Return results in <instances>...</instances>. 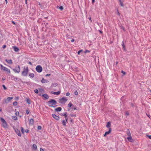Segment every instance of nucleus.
<instances>
[{
  "label": "nucleus",
  "instance_id": "obj_1",
  "mask_svg": "<svg viewBox=\"0 0 151 151\" xmlns=\"http://www.w3.org/2000/svg\"><path fill=\"white\" fill-rule=\"evenodd\" d=\"M23 71L22 72V75L23 76H27L29 72V68L28 67H23Z\"/></svg>",
  "mask_w": 151,
  "mask_h": 151
},
{
  "label": "nucleus",
  "instance_id": "obj_2",
  "mask_svg": "<svg viewBox=\"0 0 151 151\" xmlns=\"http://www.w3.org/2000/svg\"><path fill=\"white\" fill-rule=\"evenodd\" d=\"M56 101L54 99H51L48 102V104L51 107H54L56 104Z\"/></svg>",
  "mask_w": 151,
  "mask_h": 151
},
{
  "label": "nucleus",
  "instance_id": "obj_3",
  "mask_svg": "<svg viewBox=\"0 0 151 151\" xmlns=\"http://www.w3.org/2000/svg\"><path fill=\"white\" fill-rule=\"evenodd\" d=\"M0 119L2 122L1 125L2 127L5 128H8V125L5 120L2 117H1Z\"/></svg>",
  "mask_w": 151,
  "mask_h": 151
},
{
  "label": "nucleus",
  "instance_id": "obj_4",
  "mask_svg": "<svg viewBox=\"0 0 151 151\" xmlns=\"http://www.w3.org/2000/svg\"><path fill=\"white\" fill-rule=\"evenodd\" d=\"M0 66L1 67V70H2L6 72H7L8 73H11L10 70L9 69L3 66L1 64L0 65Z\"/></svg>",
  "mask_w": 151,
  "mask_h": 151
},
{
  "label": "nucleus",
  "instance_id": "obj_5",
  "mask_svg": "<svg viewBox=\"0 0 151 151\" xmlns=\"http://www.w3.org/2000/svg\"><path fill=\"white\" fill-rule=\"evenodd\" d=\"M127 134L128 136V137H127L128 140L130 142H132L133 140L132 139L131 136V135L130 131L128 129H127Z\"/></svg>",
  "mask_w": 151,
  "mask_h": 151
},
{
  "label": "nucleus",
  "instance_id": "obj_6",
  "mask_svg": "<svg viewBox=\"0 0 151 151\" xmlns=\"http://www.w3.org/2000/svg\"><path fill=\"white\" fill-rule=\"evenodd\" d=\"M37 71L38 73H40L42 70V68L40 65H38L35 68Z\"/></svg>",
  "mask_w": 151,
  "mask_h": 151
},
{
  "label": "nucleus",
  "instance_id": "obj_7",
  "mask_svg": "<svg viewBox=\"0 0 151 151\" xmlns=\"http://www.w3.org/2000/svg\"><path fill=\"white\" fill-rule=\"evenodd\" d=\"M15 69H13V71L17 73H19L20 71V68L19 65L15 67Z\"/></svg>",
  "mask_w": 151,
  "mask_h": 151
},
{
  "label": "nucleus",
  "instance_id": "obj_8",
  "mask_svg": "<svg viewBox=\"0 0 151 151\" xmlns=\"http://www.w3.org/2000/svg\"><path fill=\"white\" fill-rule=\"evenodd\" d=\"M67 100V99L63 97L59 99V102L61 103H65Z\"/></svg>",
  "mask_w": 151,
  "mask_h": 151
},
{
  "label": "nucleus",
  "instance_id": "obj_9",
  "mask_svg": "<svg viewBox=\"0 0 151 151\" xmlns=\"http://www.w3.org/2000/svg\"><path fill=\"white\" fill-rule=\"evenodd\" d=\"M15 132L19 136H21V134L20 132V131L17 129H15Z\"/></svg>",
  "mask_w": 151,
  "mask_h": 151
},
{
  "label": "nucleus",
  "instance_id": "obj_10",
  "mask_svg": "<svg viewBox=\"0 0 151 151\" xmlns=\"http://www.w3.org/2000/svg\"><path fill=\"white\" fill-rule=\"evenodd\" d=\"M13 99L12 97H9L5 100V102L6 103L10 101L12 99Z\"/></svg>",
  "mask_w": 151,
  "mask_h": 151
},
{
  "label": "nucleus",
  "instance_id": "obj_11",
  "mask_svg": "<svg viewBox=\"0 0 151 151\" xmlns=\"http://www.w3.org/2000/svg\"><path fill=\"white\" fill-rule=\"evenodd\" d=\"M52 116L53 118H54L57 120H58L59 119V116L56 115L52 114Z\"/></svg>",
  "mask_w": 151,
  "mask_h": 151
},
{
  "label": "nucleus",
  "instance_id": "obj_12",
  "mask_svg": "<svg viewBox=\"0 0 151 151\" xmlns=\"http://www.w3.org/2000/svg\"><path fill=\"white\" fill-rule=\"evenodd\" d=\"M111 128H109V130L108 131V132H106L105 134H104V137H105L107 135L109 134V133H110L111 132Z\"/></svg>",
  "mask_w": 151,
  "mask_h": 151
},
{
  "label": "nucleus",
  "instance_id": "obj_13",
  "mask_svg": "<svg viewBox=\"0 0 151 151\" xmlns=\"http://www.w3.org/2000/svg\"><path fill=\"white\" fill-rule=\"evenodd\" d=\"M6 61L8 64H12V60L11 59L8 60V59H6Z\"/></svg>",
  "mask_w": 151,
  "mask_h": 151
},
{
  "label": "nucleus",
  "instance_id": "obj_14",
  "mask_svg": "<svg viewBox=\"0 0 151 151\" xmlns=\"http://www.w3.org/2000/svg\"><path fill=\"white\" fill-rule=\"evenodd\" d=\"M41 82L43 83H46L48 82V81L47 80L44 79L43 78L41 81Z\"/></svg>",
  "mask_w": 151,
  "mask_h": 151
},
{
  "label": "nucleus",
  "instance_id": "obj_15",
  "mask_svg": "<svg viewBox=\"0 0 151 151\" xmlns=\"http://www.w3.org/2000/svg\"><path fill=\"white\" fill-rule=\"evenodd\" d=\"M13 48L15 52H18L19 50V49L18 47L16 46H14L13 47Z\"/></svg>",
  "mask_w": 151,
  "mask_h": 151
},
{
  "label": "nucleus",
  "instance_id": "obj_16",
  "mask_svg": "<svg viewBox=\"0 0 151 151\" xmlns=\"http://www.w3.org/2000/svg\"><path fill=\"white\" fill-rule=\"evenodd\" d=\"M42 96L45 99H48L49 96L48 95L46 94H44L42 95Z\"/></svg>",
  "mask_w": 151,
  "mask_h": 151
},
{
  "label": "nucleus",
  "instance_id": "obj_17",
  "mask_svg": "<svg viewBox=\"0 0 151 151\" xmlns=\"http://www.w3.org/2000/svg\"><path fill=\"white\" fill-rule=\"evenodd\" d=\"M60 93V91H58L57 92H53L52 93L54 95H58Z\"/></svg>",
  "mask_w": 151,
  "mask_h": 151
},
{
  "label": "nucleus",
  "instance_id": "obj_18",
  "mask_svg": "<svg viewBox=\"0 0 151 151\" xmlns=\"http://www.w3.org/2000/svg\"><path fill=\"white\" fill-rule=\"evenodd\" d=\"M32 148L33 149L36 150L37 149V146L35 144H34L32 146Z\"/></svg>",
  "mask_w": 151,
  "mask_h": 151
},
{
  "label": "nucleus",
  "instance_id": "obj_19",
  "mask_svg": "<svg viewBox=\"0 0 151 151\" xmlns=\"http://www.w3.org/2000/svg\"><path fill=\"white\" fill-rule=\"evenodd\" d=\"M62 109L60 107L57 108L55 109V110L57 111H60Z\"/></svg>",
  "mask_w": 151,
  "mask_h": 151
},
{
  "label": "nucleus",
  "instance_id": "obj_20",
  "mask_svg": "<svg viewBox=\"0 0 151 151\" xmlns=\"http://www.w3.org/2000/svg\"><path fill=\"white\" fill-rule=\"evenodd\" d=\"M26 101H27V102L28 104H30L31 103L30 100L29 99H27Z\"/></svg>",
  "mask_w": 151,
  "mask_h": 151
},
{
  "label": "nucleus",
  "instance_id": "obj_21",
  "mask_svg": "<svg viewBox=\"0 0 151 151\" xmlns=\"http://www.w3.org/2000/svg\"><path fill=\"white\" fill-rule=\"evenodd\" d=\"M106 126L108 128L109 127V128H110V127H111V124H110V123L109 122H108L107 123V124Z\"/></svg>",
  "mask_w": 151,
  "mask_h": 151
},
{
  "label": "nucleus",
  "instance_id": "obj_22",
  "mask_svg": "<svg viewBox=\"0 0 151 151\" xmlns=\"http://www.w3.org/2000/svg\"><path fill=\"white\" fill-rule=\"evenodd\" d=\"M29 76L33 78L35 76V75L33 73H30L29 74Z\"/></svg>",
  "mask_w": 151,
  "mask_h": 151
},
{
  "label": "nucleus",
  "instance_id": "obj_23",
  "mask_svg": "<svg viewBox=\"0 0 151 151\" xmlns=\"http://www.w3.org/2000/svg\"><path fill=\"white\" fill-rule=\"evenodd\" d=\"M29 122V123L32 124H33L34 123V120L33 119H31L30 120Z\"/></svg>",
  "mask_w": 151,
  "mask_h": 151
},
{
  "label": "nucleus",
  "instance_id": "obj_24",
  "mask_svg": "<svg viewBox=\"0 0 151 151\" xmlns=\"http://www.w3.org/2000/svg\"><path fill=\"white\" fill-rule=\"evenodd\" d=\"M63 115L65 117V119L66 120V121L67 122V121L68 118L67 117V114H66V113H64Z\"/></svg>",
  "mask_w": 151,
  "mask_h": 151
},
{
  "label": "nucleus",
  "instance_id": "obj_25",
  "mask_svg": "<svg viewBox=\"0 0 151 151\" xmlns=\"http://www.w3.org/2000/svg\"><path fill=\"white\" fill-rule=\"evenodd\" d=\"M12 119L14 120H17V117L15 116H13L12 117Z\"/></svg>",
  "mask_w": 151,
  "mask_h": 151
},
{
  "label": "nucleus",
  "instance_id": "obj_26",
  "mask_svg": "<svg viewBox=\"0 0 151 151\" xmlns=\"http://www.w3.org/2000/svg\"><path fill=\"white\" fill-rule=\"evenodd\" d=\"M67 122L66 121H65V120H63L62 121V124H63V125L64 126H65L66 125V124H65V123H66V122Z\"/></svg>",
  "mask_w": 151,
  "mask_h": 151
},
{
  "label": "nucleus",
  "instance_id": "obj_27",
  "mask_svg": "<svg viewBox=\"0 0 151 151\" xmlns=\"http://www.w3.org/2000/svg\"><path fill=\"white\" fill-rule=\"evenodd\" d=\"M21 129L22 132V133L23 134L24 132V129L22 127H21Z\"/></svg>",
  "mask_w": 151,
  "mask_h": 151
},
{
  "label": "nucleus",
  "instance_id": "obj_28",
  "mask_svg": "<svg viewBox=\"0 0 151 151\" xmlns=\"http://www.w3.org/2000/svg\"><path fill=\"white\" fill-rule=\"evenodd\" d=\"M29 112H30V111L28 109H27L26 110V113L27 114H29Z\"/></svg>",
  "mask_w": 151,
  "mask_h": 151
},
{
  "label": "nucleus",
  "instance_id": "obj_29",
  "mask_svg": "<svg viewBox=\"0 0 151 151\" xmlns=\"http://www.w3.org/2000/svg\"><path fill=\"white\" fill-rule=\"evenodd\" d=\"M59 9H60L61 10H62L63 9V8L62 6H60L59 7Z\"/></svg>",
  "mask_w": 151,
  "mask_h": 151
},
{
  "label": "nucleus",
  "instance_id": "obj_30",
  "mask_svg": "<svg viewBox=\"0 0 151 151\" xmlns=\"http://www.w3.org/2000/svg\"><path fill=\"white\" fill-rule=\"evenodd\" d=\"M13 104L14 106H17V101H15L13 102Z\"/></svg>",
  "mask_w": 151,
  "mask_h": 151
},
{
  "label": "nucleus",
  "instance_id": "obj_31",
  "mask_svg": "<svg viewBox=\"0 0 151 151\" xmlns=\"http://www.w3.org/2000/svg\"><path fill=\"white\" fill-rule=\"evenodd\" d=\"M72 105V104L70 102L68 105V106L70 107Z\"/></svg>",
  "mask_w": 151,
  "mask_h": 151
},
{
  "label": "nucleus",
  "instance_id": "obj_32",
  "mask_svg": "<svg viewBox=\"0 0 151 151\" xmlns=\"http://www.w3.org/2000/svg\"><path fill=\"white\" fill-rule=\"evenodd\" d=\"M119 1L120 3V4L122 6H123V4L122 3V2L121 0H119Z\"/></svg>",
  "mask_w": 151,
  "mask_h": 151
},
{
  "label": "nucleus",
  "instance_id": "obj_33",
  "mask_svg": "<svg viewBox=\"0 0 151 151\" xmlns=\"http://www.w3.org/2000/svg\"><path fill=\"white\" fill-rule=\"evenodd\" d=\"M34 91L36 93H38V90L37 89L35 90H34Z\"/></svg>",
  "mask_w": 151,
  "mask_h": 151
},
{
  "label": "nucleus",
  "instance_id": "obj_34",
  "mask_svg": "<svg viewBox=\"0 0 151 151\" xmlns=\"http://www.w3.org/2000/svg\"><path fill=\"white\" fill-rule=\"evenodd\" d=\"M123 50H124V51H126V49H125V45H124V43H123Z\"/></svg>",
  "mask_w": 151,
  "mask_h": 151
},
{
  "label": "nucleus",
  "instance_id": "obj_35",
  "mask_svg": "<svg viewBox=\"0 0 151 151\" xmlns=\"http://www.w3.org/2000/svg\"><path fill=\"white\" fill-rule=\"evenodd\" d=\"M125 114L127 116H128L129 114V113L128 111H126L125 113Z\"/></svg>",
  "mask_w": 151,
  "mask_h": 151
},
{
  "label": "nucleus",
  "instance_id": "obj_36",
  "mask_svg": "<svg viewBox=\"0 0 151 151\" xmlns=\"http://www.w3.org/2000/svg\"><path fill=\"white\" fill-rule=\"evenodd\" d=\"M74 94H75V95H77L78 94V91H76L74 92Z\"/></svg>",
  "mask_w": 151,
  "mask_h": 151
},
{
  "label": "nucleus",
  "instance_id": "obj_37",
  "mask_svg": "<svg viewBox=\"0 0 151 151\" xmlns=\"http://www.w3.org/2000/svg\"><path fill=\"white\" fill-rule=\"evenodd\" d=\"M2 86H3V88H4V90H6V87H5V86L4 85H2Z\"/></svg>",
  "mask_w": 151,
  "mask_h": 151
},
{
  "label": "nucleus",
  "instance_id": "obj_38",
  "mask_svg": "<svg viewBox=\"0 0 151 151\" xmlns=\"http://www.w3.org/2000/svg\"><path fill=\"white\" fill-rule=\"evenodd\" d=\"M146 136L147 137H148L150 139H151V135H146Z\"/></svg>",
  "mask_w": 151,
  "mask_h": 151
},
{
  "label": "nucleus",
  "instance_id": "obj_39",
  "mask_svg": "<svg viewBox=\"0 0 151 151\" xmlns=\"http://www.w3.org/2000/svg\"><path fill=\"white\" fill-rule=\"evenodd\" d=\"M37 128L38 129H41V126H39Z\"/></svg>",
  "mask_w": 151,
  "mask_h": 151
},
{
  "label": "nucleus",
  "instance_id": "obj_40",
  "mask_svg": "<svg viewBox=\"0 0 151 151\" xmlns=\"http://www.w3.org/2000/svg\"><path fill=\"white\" fill-rule=\"evenodd\" d=\"M82 51V50H79V51H78V54L79 55H80V52H81Z\"/></svg>",
  "mask_w": 151,
  "mask_h": 151
},
{
  "label": "nucleus",
  "instance_id": "obj_41",
  "mask_svg": "<svg viewBox=\"0 0 151 151\" xmlns=\"http://www.w3.org/2000/svg\"><path fill=\"white\" fill-rule=\"evenodd\" d=\"M90 52V51L86 50L85 52V53H87V52Z\"/></svg>",
  "mask_w": 151,
  "mask_h": 151
},
{
  "label": "nucleus",
  "instance_id": "obj_42",
  "mask_svg": "<svg viewBox=\"0 0 151 151\" xmlns=\"http://www.w3.org/2000/svg\"><path fill=\"white\" fill-rule=\"evenodd\" d=\"M70 94L69 92H67V93H66V96H68L70 95Z\"/></svg>",
  "mask_w": 151,
  "mask_h": 151
},
{
  "label": "nucleus",
  "instance_id": "obj_43",
  "mask_svg": "<svg viewBox=\"0 0 151 151\" xmlns=\"http://www.w3.org/2000/svg\"><path fill=\"white\" fill-rule=\"evenodd\" d=\"M6 47V45H3L2 47L3 49H4V48H5Z\"/></svg>",
  "mask_w": 151,
  "mask_h": 151
},
{
  "label": "nucleus",
  "instance_id": "obj_44",
  "mask_svg": "<svg viewBox=\"0 0 151 151\" xmlns=\"http://www.w3.org/2000/svg\"><path fill=\"white\" fill-rule=\"evenodd\" d=\"M15 99L16 100H18L19 99V97H16L15 98Z\"/></svg>",
  "mask_w": 151,
  "mask_h": 151
},
{
  "label": "nucleus",
  "instance_id": "obj_45",
  "mask_svg": "<svg viewBox=\"0 0 151 151\" xmlns=\"http://www.w3.org/2000/svg\"><path fill=\"white\" fill-rule=\"evenodd\" d=\"M40 151H44V150L42 148H40Z\"/></svg>",
  "mask_w": 151,
  "mask_h": 151
},
{
  "label": "nucleus",
  "instance_id": "obj_46",
  "mask_svg": "<svg viewBox=\"0 0 151 151\" xmlns=\"http://www.w3.org/2000/svg\"><path fill=\"white\" fill-rule=\"evenodd\" d=\"M28 63L30 65H32V63L30 62H29Z\"/></svg>",
  "mask_w": 151,
  "mask_h": 151
},
{
  "label": "nucleus",
  "instance_id": "obj_47",
  "mask_svg": "<svg viewBox=\"0 0 151 151\" xmlns=\"http://www.w3.org/2000/svg\"><path fill=\"white\" fill-rule=\"evenodd\" d=\"M25 132H26V133H27L28 132H29V130L28 129H26L25 131Z\"/></svg>",
  "mask_w": 151,
  "mask_h": 151
},
{
  "label": "nucleus",
  "instance_id": "obj_48",
  "mask_svg": "<svg viewBox=\"0 0 151 151\" xmlns=\"http://www.w3.org/2000/svg\"><path fill=\"white\" fill-rule=\"evenodd\" d=\"M50 75V74H47L45 75L46 76H49Z\"/></svg>",
  "mask_w": 151,
  "mask_h": 151
},
{
  "label": "nucleus",
  "instance_id": "obj_49",
  "mask_svg": "<svg viewBox=\"0 0 151 151\" xmlns=\"http://www.w3.org/2000/svg\"><path fill=\"white\" fill-rule=\"evenodd\" d=\"M74 41V39H72L71 40V42H73Z\"/></svg>",
  "mask_w": 151,
  "mask_h": 151
},
{
  "label": "nucleus",
  "instance_id": "obj_50",
  "mask_svg": "<svg viewBox=\"0 0 151 151\" xmlns=\"http://www.w3.org/2000/svg\"><path fill=\"white\" fill-rule=\"evenodd\" d=\"M16 114L17 115V114H19V112L18 111H17L16 112Z\"/></svg>",
  "mask_w": 151,
  "mask_h": 151
},
{
  "label": "nucleus",
  "instance_id": "obj_51",
  "mask_svg": "<svg viewBox=\"0 0 151 151\" xmlns=\"http://www.w3.org/2000/svg\"><path fill=\"white\" fill-rule=\"evenodd\" d=\"M126 74V72L123 71V76L125 75Z\"/></svg>",
  "mask_w": 151,
  "mask_h": 151
},
{
  "label": "nucleus",
  "instance_id": "obj_52",
  "mask_svg": "<svg viewBox=\"0 0 151 151\" xmlns=\"http://www.w3.org/2000/svg\"><path fill=\"white\" fill-rule=\"evenodd\" d=\"M12 22L13 24H15V23L14 21H12Z\"/></svg>",
  "mask_w": 151,
  "mask_h": 151
},
{
  "label": "nucleus",
  "instance_id": "obj_53",
  "mask_svg": "<svg viewBox=\"0 0 151 151\" xmlns=\"http://www.w3.org/2000/svg\"><path fill=\"white\" fill-rule=\"evenodd\" d=\"M92 2L93 3L95 1V0H92Z\"/></svg>",
  "mask_w": 151,
  "mask_h": 151
},
{
  "label": "nucleus",
  "instance_id": "obj_54",
  "mask_svg": "<svg viewBox=\"0 0 151 151\" xmlns=\"http://www.w3.org/2000/svg\"><path fill=\"white\" fill-rule=\"evenodd\" d=\"M89 20H91V22H92V20H91V18L90 17L89 18Z\"/></svg>",
  "mask_w": 151,
  "mask_h": 151
},
{
  "label": "nucleus",
  "instance_id": "obj_55",
  "mask_svg": "<svg viewBox=\"0 0 151 151\" xmlns=\"http://www.w3.org/2000/svg\"><path fill=\"white\" fill-rule=\"evenodd\" d=\"M5 1H6V4H7V2H8L7 1V0H5Z\"/></svg>",
  "mask_w": 151,
  "mask_h": 151
},
{
  "label": "nucleus",
  "instance_id": "obj_56",
  "mask_svg": "<svg viewBox=\"0 0 151 151\" xmlns=\"http://www.w3.org/2000/svg\"><path fill=\"white\" fill-rule=\"evenodd\" d=\"M0 111L1 112V111H2V109L1 108H0Z\"/></svg>",
  "mask_w": 151,
  "mask_h": 151
},
{
  "label": "nucleus",
  "instance_id": "obj_57",
  "mask_svg": "<svg viewBox=\"0 0 151 151\" xmlns=\"http://www.w3.org/2000/svg\"><path fill=\"white\" fill-rule=\"evenodd\" d=\"M118 14L119 15V14H120L119 13V12L118 11Z\"/></svg>",
  "mask_w": 151,
  "mask_h": 151
},
{
  "label": "nucleus",
  "instance_id": "obj_58",
  "mask_svg": "<svg viewBox=\"0 0 151 151\" xmlns=\"http://www.w3.org/2000/svg\"><path fill=\"white\" fill-rule=\"evenodd\" d=\"M25 3L26 4H27V1H25Z\"/></svg>",
  "mask_w": 151,
  "mask_h": 151
},
{
  "label": "nucleus",
  "instance_id": "obj_59",
  "mask_svg": "<svg viewBox=\"0 0 151 151\" xmlns=\"http://www.w3.org/2000/svg\"><path fill=\"white\" fill-rule=\"evenodd\" d=\"M121 73H123V70L121 71Z\"/></svg>",
  "mask_w": 151,
  "mask_h": 151
},
{
  "label": "nucleus",
  "instance_id": "obj_60",
  "mask_svg": "<svg viewBox=\"0 0 151 151\" xmlns=\"http://www.w3.org/2000/svg\"><path fill=\"white\" fill-rule=\"evenodd\" d=\"M4 64L5 65H6V64Z\"/></svg>",
  "mask_w": 151,
  "mask_h": 151
},
{
  "label": "nucleus",
  "instance_id": "obj_61",
  "mask_svg": "<svg viewBox=\"0 0 151 151\" xmlns=\"http://www.w3.org/2000/svg\"><path fill=\"white\" fill-rule=\"evenodd\" d=\"M76 109L75 108H74V109Z\"/></svg>",
  "mask_w": 151,
  "mask_h": 151
},
{
  "label": "nucleus",
  "instance_id": "obj_62",
  "mask_svg": "<svg viewBox=\"0 0 151 151\" xmlns=\"http://www.w3.org/2000/svg\"><path fill=\"white\" fill-rule=\"evenodd\" d=\"M132 106H133V104H132Z\"/></svg>",
  "mask_w": 151,
  "mask_h": 151
},
{
  "label": "nucleus",
  "instance_id": "obj_63",
  "mask_svg": "<svg viewBox=\"0 0 151 151\" xmlns=\"http://www.w3.org/2000/svg\"><path fill=\"white\" fill-rule=\"evenodd\" d=\"M25 0V1H27V0Z\"/></svg>",
  "mask_w": 151,
  "mask_h": 151
}]
</instances>
